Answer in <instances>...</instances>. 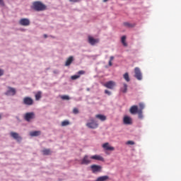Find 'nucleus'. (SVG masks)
I'll return each instance as SVG.
<instances>
[{
  "instance_id": "1",
  "label": "nucleus",
  "mask_w": 181,
  "mask_h": 181,
  "mask_svg": "<svg viewBox=\"0 0 181 181\" xmlns=\"http://www.w3.org/2000/svg\"><path fill=\"white\" fill-rule=\"evenodd\" d=\"M91 159H95V160H104V158L103 156H100V155H93V156H90V158L88 156V155H85L83 158L81 160V165H89L91 163Z\"/></svg>"
},
{
  "instance_id": "2",
  "label": "nucleus",
  "mask_w": 181,
  "mask_h": 181,
  "mask_svg": "<svg viewBox=\"0 0 181 181\" xmlns=\"http://www.w3.org/2000/svg\"><path fill=\"white\" fill-rule=\"evenodd\" d=\"M32 8L37 11H42L43 10H46L47 6L42 3V1H34Z\"/></svg>"
},
{
  "instance_id": "3",
  "label": "nucleus",
  "mask_w": 181,
  "mask_h": 181,
  "mask_svg": "<svg viewBox=\"0 0 181 181\" xmlns=\"http://www.w3.org/2000/svg\"><path fill=\"white\" fill-rule=\"evenodd\" d=\"M86 127H88V128L95 129V128H98V124L97 121L91 119H90V121L88 122H87Z\"/></svg>"
},
{
  "instance_id": "4",
  "label": "nucleus",
  "mask_w": 181,
  "mask_h": 181,
  "mask_svg": "<svg viewBox=\"0 0 181 181\" xmlns=\"http://www.w3.org/2000/svg\"><path fill=\"white\" fill-rule=\"evenodd\" d=\"M23 104L25 105H33L34 101L30 97H25L23 100Z\"/></svg>"
},
{
  "instance_id": "5",
  "label": "nucleus",
  "mask_w": 181,
  "mask_h": 181,
  "mask_svg": "<svg viewBox=\"0 0 181 181\" xmlns=\"http://www.w3.org/2000/svg\"><path fill=\"white\" fill-rule=\"evenodd\" d=\"M116 86L115 81H107L104 84V87L109 88L110 90H113Z\"/></svg>"
},
{
  "instance_id": "6",
  "label": "nucleus",
  "mask_w": 181,
  "mask_h": 181,
  "mask_svg": "<svg viewBox=\"0 0 181 181\" xmlns=\"http://www.w3.org/2000/svg\"><path fill=\"white\" fill-rule=\"evenodd\" d=\"M134 77H136L137 80H142V75L139 67H136L134 69Z\"/></svg>"
},
{
  "instance_id": "7",
  "label": "nucleus",
  "mask_w": 181,
  "mask_h": 181,
  "mask_svg": "<svg viewBox=\"0 0 181 181\" xmlns=\"http://www.w3.org/2000/svg\"><path fill=\"white\" fill-rule=\"evenodd\" d=\"M34 118H35L34 112H27L24 116V119L28 122H30V121H31V119H33Z\"/></svg>"
},
{
  "instance_id": "8",
  "label": "nucleus",
  "mask_w": 181,
  "mask_h": 181,
  "mask_svg": "<svg viewBox=\"0 0 181 181\" xmlns=\"http://www.w3.org/2000/svg\"><path fill=\"white\" fill-rule=\"evenodd\" d=\"M90 168L93 173H96L97 172H101L102 170V166H100V165H92Z\"/></svg>"
},
{
  "instance_id": "9",
  "label": "nucleus",
  "mask_w": 181,
  "mask_h": 181,
  "mask_svg": "<svg viewBox=\"0 0 181 181\" xmlns=\"http://www.w3.org/2000/svg\"><path fill=\"white\" fill-rule=\"evenodd\" d=\"M88 42L90 45H92V46H94V45H96V43H99L98 38H94V37H92L91 35L88 36Z\"/></svg>"
},
{
  "instance_id": "10",
  "label": "nucleus",
  "mask_w": 181,
  "mask_h": 181,
  "mask_svg": "<svg viewBox=\"0 0 181 181\" xmlns=\"http://www.w3.org/2000/svg\"><path fill=\"white\" fill-rule=\"evenodd\" d=\"M10 135L13 138V139H16V141H18V142L22 141V138L18 132H11Z\"/></svg>"
},
{
  "instance_id": "11",
  "label": "nucleus",
  "mask_w": 181,
  "mask_h": 181,
  "mask_svg": "<svg viewBox=\"0 0 181 181\" xmlns=\"http://www.w3.org/2000/svg\"><path fill=\"white\" fill-rule=\"evenodd\" d=\"M103 148L105 151H115L114 146H111L108 142H105V144H103Z\"/></svg>"
},
{
  "instance_id": "12",
  "label": "nucleus",
  "mask_w": 181,
  "mask_h": 181,
  "mask_svg": "<svg viewBox=\"0 0 181 181\" xmlns=\"http://www.w3.org/2000/svg\"><path fill=\"white\" fill-rule=\"evenodd\" d=\"M19 23L21 24V25H30V21L29 18H21Z\"/></svg>"
},
{
  "instance_id": "13",
  "label": "nucleus",
  "mask_w": 181,
  "mask_h": 181,
  "mask_svg": "<svg viewBox=\"0 0 181 181\" xmlns=\"http://www.w3.org/2000/svg\"><path fill=\"white\" fill-rule=\"evenodd\" d=\"M7 95H16V88H13L12 87H8V90L6 92Z\"/></svg>"
},
{
  "instance_id": "14",
  "label": "nucleus",
  "mask_w": 181,
  "mask_h": 181,
  "mask_svg": "<svg viewBox=\"0 0 181 181\" xmlns=\"http://www.w3.org/2000/svg\"><path fill=\"white\" fill-rule=\"evenodd\" d=\"M123 121L124 124H125L126 125H131L132 124V119L131 117H128L127 115L124 117Z\"/></svg>"
},
{
  "instance_id": "15",
  "label": "nucleus",
  "mask_w": 181,
  "mask_h": 181,
  "mask_svg": "<svg viewBox=\"0 0 181 181\" xmlns=\"http://www.w3.org/2000/svg\"><path fill=\"white\" fill-rule=\"evenodd\" d=\"M131 114L135 115L138 113V106L137 105H132L129 110Z\"/></svg>"
},
{
  "instance_id": "16",
  "label": "nucleus",
  "mask_w": 181,
  "mask_h": 181,
  "mask_svg": "<svg viewBox=\"0 0 181 181\" xmlns=\"http://www.w3.org/2000/svg\"><path fill=\"white\" fill-rule=\"evenodd\" d=\"M73 62H74V57L71 55V57H69V58H67L66 62L65 63V66H71Z\"/></svg>"
},
{
  "instance_id": "17",
  "label": "nucleus",
  "mask_w": 181,
  "mask_h": 181,
  "mask_svg": "<svg viewBox=\"0 0 181 181\" xmlns=\"http://www.w3.org/2000/svg\"><path fill=\"white\" fill-rule=\"evenodd\" d=\"M127 90H128V86H127V84L124 83L123 87H121V88H120V91H121V93H127Z\"/></svg>"
},
{
  "instance_id": "18",
  "label": "nucleus",
  "mask_w": 181,
  "mask_h": 181,
  "mask_svg": "<svg viewBox=\"0 0 181 181\" xmlns=\"http://www.w3.org/2000/svg\"><path fill=\"white\" fill-rule=\"evenodd\" d=\"M127 37L126 35H122V38H121V42L123 45V46H124L125 47H127L128 44L126 41Z\"/></svg>"
},
{
  "instance_id": "19",
  "label": "nucleus",
  "mask_w": 181,
  "mask_h": 181,
  "mask_svg": "<svg viewBox=\"0 0 181 181\" xmlns=\"http://www.w3.org/2000/svg\"><path fill=\"white\" fill-rule=\"evenodd\" d=\"M95 118L100 119V121H105L107 119V117H105V115H103L102 114H98L95 115Z\"/></svg>"
},
{
  "instance_id": "20",
  "label": "nucleus",
  "mask_w": 181,
  "mask_h": 181,
  "mask_svg": "<svg viewBox=\"0 0 181 181\" xmlns=\"http://www.w3.org/2000/svg\"><path fill=\"white\" fill-rule=\"evenodd\" d=\"M30 135L31 136H39V135H41V131H33L30 132Z\"/></svg>"
},
{
  "instance_id": "21",
  "label": "nucleus",
  "mask_w": 181,
  "mask_h": 181,
  "mask_svg": "<svg viewBox=\"0 0 181 181\" xmlns=\"http://www.w3.org/2000/svg\"><path fill=\"white\" fill-rule=\"evenodd\" d=\"M107 179H109V176L107 175L100 176L99 177H98V179H96V181H105L107 180Z\"/></svg>"
},
{
  "instance_id": "22",
  "label": "nucleus",
  "mask_w": 181,
  "mask_h": 181,
  "mask_svg": "<svg viewBox=\"0 0 181 181\" xmlns=\"http://www.w3.org/2000/svg\"><path fill=\"white\" fill-rule=\"evenodd\" d=\"M42 98V91H38L35 93V100L39 101Z\"/></svg>"
},
{
  "instance_id": "23",
  "label": "nucleus",
  "mask_w": 181,
  "mask_h": 181,
  "mask_svg": "<svg viewBox=\"0 0 181 181\" xmlns=\"http://www.w3.org/2000/svg\"><path fill=\"white\" fill-rule=\"evenodd\" d=\"M123 77L124 78V80L129 83L130 81V78H129V73H125L124 75H123Z\"/></svg>"
},
{
  "instance_id": "24",
  "label": "nucleus",
  "mask_w": 181,
  "mask_h": 181,
  "mask_svg": "<svg viewBox=\"0 0 181 181\" xmlns=\"http://www.w3.org/2000/svg\"><path fill=\"white\" fill-rule=\"evenodd\" d=\"M42 153L43 155H51L52 151H50V149H43Z\"/></svg>"
},
{
  "instance_id": "25",
  "label": "nucleus",
  "mask_w": 181,
  "mask_h": 181,
  "mask_svg": "<svg viewBox=\"0 0 181 181\" xmlns=\"http://www.w3.org/2000/svg\"><path fill=\"white\" fill-rule=\"evenodd\" d=\"M137 114L139 115V118H143V114H142V111L141 110V108L137 107Z\"/></svg>"
},
{
  "instance_id": "26",
  "label": "nucleus",
  "mask_w": 181,
  "mask_h": 181,
  "mask_svg": "<svg viewBox=\"0 0 181 181\" xmlns=\"http://www.w3.org/2000/svg\"><path fill=\"white\" fill-rule=\"evenodd\" d=\"M69 121H63L62 122V127H66L67 125H69Z\"/></svg>"
},
{
  "instance_id": "27",
  "label": "nucleus",
  "mask_w": 181,
  "mask_h": 181,
  "mask_svg": "<svg viewBox=\"0 0 181 181\" xmlns=\"http://www.w3.org/2000/svg\"><path fill=\"white\" fill-rule=\"evenodd\" d=\"M124 25H126V27H134V24H131V23L126 21L124 23Z\"/></svg>"
},
{
  "instance_id": "28",
  "label": "nucleus",
  "mask_w": 181,
  "mask_h": 181,
  "mask_svg": "<svg viewBox=\"0 0 181 181\" xmlns=\"http://www.w3.org/2000/svg\"><path fill=\"white\" fill-rule=\"evenodd\" d=\"M114 57L113 55H111L110 58V62H109V66H112V62L114 60Z\"/></svg>"
},
{
  "instance_id": "29",
  "label": "nucleus",
  "mask_w": 181,
  "mask_h": 181,
  "mask_svg": "<svg viewBox=\"0 0 181 181\" xmlns=\"http://www.w3.org/2000/svg\"><path fill=\"white\" fill-rule=\"evenodd\" d=\"M62 100H70V97L69 95H61Z\"/></svg>"
},
{
  "instance_id": "30",
  "label": "nucleus",
  "mask_w": 181,
  "mask_h": 181,
  "mask_svg": "<svg viewBox=\"0 0 181 181\" xmlns=\"http://www.w3.org/2000/svg\"><path fill=\"white\" fill-rule=\"evenodd\" d=\"M77 78H80V76H78V74L76 76H71V80H77Z\"/></svg>"
},
{
  "instance_id": "31",
  "label": "nucleus",
  "mask_w": 181,
  "mask_h": 181,
  "mask_svg": "<svg viewBox=\"0 0 181 181\" xmlns=\"http://www.w3.org/2000/svg\"><path fill=\"white\" fill-rule=\"evenodd\" d=\"M140 107V110H141V114H143V110L144 108V104H139Z\"/></svg>"
},
{
  "instance_id": "32",
  "label": "nucleus",
  "mask_w": 181,
  "mask_h": 181,
  "mask_svg": "<svg viewBox=\"0 0 181 181\" xmlns=\"http://www.w3.org/2000/svg\"><path fill=\"white\" fill-rule=\"evenodd\" d=\"M85 71H83V70H81L80 71H78V76H79V77H80V76H81V75H83V74H85Z\"/></svg>"
},
{
  "instance_id": "33",
  "label": "nucleus",
  "mask_w": 181,
  "mask_h": 181,
  "mask_svg": "<svg viewBox=\"0 0 181 181\" xmlns=\"http://www.w3.org/2000/svg\"><path fill=\"white\" fill-rule=\"evenodd\" d=\"M74 114H78L79 111L78 108H74L73 110Z\"/></svg>"
},
{
  "instance_id": "34",
  "label": "nucleus",
  "mask_w": 181,
  "mask_h": 181,
  "mask_svg": "<svg viewBox=\"0 0 181 181\" xmlns=\"http://www.w3.org/2000/svg\"><path fill=\"white\" fill-rule=\"evenodd\" d=\"M127 144V145H134L135 142L134 141H128Z\"/></svg>"
},
{
  "instance_id": "35",
  "label": "nucleus",
  "mask_w": 181,
  "mask_h": 181,
  "mask_svg": "<svg viewBox=\"0 0 181 181\" xmlns=\"http://www.w3.org/2000/svg\"><path fill=\"white\" fill-rule=\"evenodd\" d=\"M105 94H107V95H111V93H110V91H109L108 90H105Z\"/></svg>"
},
{
  "instance_id": "36",
  "label": "nucleus",
  "mask_w": 181,
  "mask_h": 181,
  "mask_svg": "<svg viewBox=\"0 0 181 181\" xmlns=\"http://www.w3.org/2000/svg\"><path fill=\"white\" fill-rule=\"evenodd\" d=\"M0 5L1 6H4L5 5V3H4V0H0Z\"/></svg>"
},
{
  "instance_id": "37",
  "label": "nucleus",
  "mask_w": 181,
  "mask_h": 181,
  "mask_svg": "<svg viewBox=\"0 0 181 181\" xmlns=\"http://www.w3.org/2000/svg\"><path fill=\"white\" fill-rule=\"evenodd\" d=\"M81 0H69V1H72L74 3H77L78 1H81Z\"/></svg>"
},
{
  "instance_id": "38",
  "label": "nucleus",
  "mask_w": 181,
  "mask_h": 181,
  "mask_svg": "<svg viewBox=\"0 0 181 181\" xmlns=\"http://www.w3.org/2000/svg\"><path fill=\"white\" fill-rule=\"evenodd\" d=\"M4 71L0 69V76H3Z\"/></svg>"
},
{
  "instance_id": "39",
  "label": "nucleus",
  "mask_w": 181,
  "mask_h": 181,
  "mask_svg": "<svg viewBox=\"0 0 181 181\" xmlns=\"http://www.w3.org/2000/svg\"><path fill=\"white\" fill-rule=\"evenodd\" d=\"M45 39H47V34H44Z\"/></svg>"
},
{
  "instance_id": "40",
  "label": "nucleus",
  "mask_w": 181,
  "mask_h": 181,
  "mask_svg": "<svg viewBox=\"0 0 181 181\" xmlns=\"http://www.w3.org/2000/svg\"><path fill=\"white\" fill-rule=\"evenodd\" d=\"M108 0H103V1H107Z\"/></svg>"
},
{
  "instance_id": "41",
  "label": "nucleus",
  "mask_w": 181,
  "mask_h": 181,
  "mask_svg": "<svg viewBox=\"0 0 181 181\" xmlns=\"http://www.w3.org/2000/svg\"><path fill=\"white\" fill-rule=\"evenodd\" d=\"M1 115H0V119H1Z\"/></svg>"
}]
</instances>
